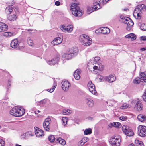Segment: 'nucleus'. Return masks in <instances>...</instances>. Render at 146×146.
Instances as JSON below:
<instances>
[{"instance_id":"1","label":"nucleus","mask_w":146,"mask_h":146,"mask_svg":"<svg viewBox=\"0 0 146 146\" xmlns=\"http://www.w3.org/2000/svg\"><path fill=\"white\" fill-rule=\"evenodd\" d=\"M25 113L24 109L19 106L13 107L10 111L11 115L15 117H19L24 114Z\"/></svg>"},{"instance_id":"2","label":"nucleus","mask_w":146,"mask_h":146,"mask_svg":"<svg viewBox=\"0 0 146 146\" xmlns=\"http://www.w3.org/2000/svg\"><path fill=\"white\" fill-rule=\"evenodd\" d=\"M70 9L72 10V14L75 16L80 17L82 15L79 7L76 3H72L70 6Z\"/></svg>"},{"instance_id":"3","label":"nucleus","mask_w":146,"mask_h":146,"mask_svg":"<svg viewBox=\"0 0 146 146\" xmlns=\"http://www.w3.org/2000/svg\"><path fill=\"white\" fill-rule=\"evenodd\" d=\"M120 18L123 19L122 21L125 24H127L126 29L128 31L130 30L134 25V23L129 18L123 17L122 16H120Z\"/></svg>"},{"instance_id":"4","label":"nucleus","mask_w":146,"mask_h":146,"mask_svg":"<svg viewBox=\"0 0 146 146\" xmlns=\"http://www.w3.org/2000/svg\"><path fill=\"white\" fill-rule=\"evenodd\" d=\"M105 4L103 0H94L93 5L92 7V10H90L89 9L88 10L90 12H92L93 11L100 9L101 8L100 4Z\"/></svg>"},{"instance_id":"5","label":"nucleus","mask_w":146,"mask_h":146,"mask_svg":"<svg viewBox=\"0 0 146 146\" xmlns=\"http://www.w3.org/2000/svg\"><path fill=\"white\" fill-rule=\"evenodd\" d=\"M132 104H135V108L138 111H140L142 110L143 109V104L139 99H137L133 100L132 102Z\"/></svg>"},{"instance_id":"6","label":"nucleus","mask_w":146,"mask_h":146,"mask_svg":"<svg viewBox=\"0 0 146 146\" xmlns=\"http://www.w3.org/2000/svg\"><path fill=\"white\" fill-rule=\"evenodd\" d=\"M122 129L123 132L127 136H131L134 134L133 131L130 129L127 126L125 125L123 126Z\"/></svg>"},{"instance_id":"7","label":"nucleus","mask_w":146,"mask_h":146,"mask_svg":"<svg viewBox=\"0 0 146 146\" xmlns=\"http://www.w3.org/2000/svg\"><path fill=\"white\" fill-rule=\"evenodd\" d=\"M138 133L139 135L142 137L146 136V126H140L138 127Z\"/></svg>"},{"instance_id":"8","label":"nucleus","mask_w":146,"mask_h":146,"mask_svg":"<svg viewBox=\"0 0 146 146\" xmlns=\"http://www.w3.org/2000/svg\"><path fill=\"white\" fill-rule=\"evenodd\" d=\"M112 141L111 145L112 146H119L121 142V137L119 136L118 138H115L112 137H111Z\"/></svg>"},{"instance_id":"9","label":"nucleus","mask_w":146,"mask_h":146,"mask_svg":"<svg viewBox=\"0 0 146 146\" xmlns=\"http://www.w3.org/2000/svg\"><path fill=\"white\" fill-rule=\"evenodd\" d=\"M60 60V56L59 55H57L52 60H48L46 62L49 65H54L55 64H57Z\"/></svg>"},{"instance_id":"10","label":"nucleus","mask_w":146,"mask_h":146,"mask_svg":"<svg viewBox=\"0 0 146 146\" xmlns=\"http://www.w3.org/2000/svg\"><path fill=\"white\" fill-rule=\"evenodd\" d=\"M88 88L92 94H96L97 92L95 90L94 84L92 83L91 81H89L87 84Z\"/></svg>"},{"instance_id":"11","label":"nucleus","mask_w":146,"mask_h":146,"mask_svg":"<svg viewBox=\"0 0 146 146\" xmlns=\"http://www.w3.org/2000/svg\"><path fill=\"white\" fill-rule=\"evenodd\" d=\"M34 128L35 133L37 137H42L44 135V133L43 130L37 127H35Z\"/></svg>"},{"instance_id":"12","label":"nucleus","mask_w":146,"mask_h":146,"mask_svg":"<svg viewBox=\"0 0 146 146\" xmlns=\"http://www.w3.org/2000/svg\"><path fill=\"white\" fill-rule=\"evenodd\" d=\"M62 88L64 91H67L70 85V83L67 81H63L62 82Z\"/></svg>"},{"instance_id":"13","label":"nucleus","mask_w":146,"mask_h":146,"mask_svg":"<svg viewBox=\"0 0 146 146\" xmlns=\"http://www.w3.org/2000/svg\"><path fill=\"white\" fill-rule=\"evenodd\" d=\"M73 54L71 53L69 51H67L66 53L62 54V56L67 60L71 59L73 56Z\"/></svg>"},{"instance_id":"14","label":"nucleus","mask_w":146,"mask_h":146,"mask_svg":"<svg viewBox=\"0 0 146 146\" xmlns=\"http://www.w3.org/2000/svg\"><path fill=\"white\" fill-rule=\"evenodd\" d=\"M51 119L50 118H46L43 123V126L45 130L48 131L49 130V125Z\"/></svg>"},{"instance_id":"15","label":"nucleus","mask_w":146,"mask_h":146,"mask_svg":"<svg viewBox=\"0 0 146 146\" xmlns=\"http://www.w3.org/2000/svg\"><path fill=\"white\" fill-rule=\"evenodd\" d=\"M62 36L61 35L60 37L55 38L51 42V43L54 45L59 44L62 42Z\"/></svg>"},{"instance_id":"16","label":"nucleus","mask_w":146,"mask_h":146,"mask_svg":"<svg viewBox=\"0 0 146 146\" xmlns=\"http://www.w3.org/2000/svg\"><path fill=\"white\" fill-rule=\"evenodd\" d=\"M8 29L7 25L1 22H0V32L6 31Z\"/></svg>"},{"instance_id":"17","label":"nucleus","mask_w":146,"mask_h":146,"mask_svg":"<svg viewBox=\"0 0 146 146\" xmlns=\"http://www.w3.org/2000/svg\"><path fill=\"white\" fill-rule=\"evenodd\" d=\"M81 70L80 69H77L74 72V76L75 79L76 80H79L80 79Z\"/></svg>"},{"instance_id":"18","label":"nucleus","mask_w":146,"mask_h":146,"mask_svg":"<svg viewBox=\"0 0 146 146\" xmlns=\"http://www.w3.org/2000/svg\"><path fill=\"white\" fill-rule=\"evenodd\" d=\"M19 45V43L17 39H13L12 40L11 43V46L13 48H17Z\"/></svg>"},{"instance_id":"19","label":"nucleus","mask_w":146,"mask_h":146,"mask_svg":"<svg viewBox=\"0 0 146 146\" xmlns=\"http://www.w3.org/2000/svg\"><path fill=\"white\" fill-rule=\"evenodd\" d=\"M106 80L109 82H112L116 80V78L114 75H109L108 76H105Z\"/></svg>"},{"instance_id":"20","label":"nucleus","mask_w":146,"mask_h":146,"mask_svg":"<svg viewBox=\"0 0 146 146\" xmlns=\"http://www.w3.org/2000/svg\"><path fill=\"white\" fill-rule=\"evenodd\" d=\"M141 13L142 11L137 7L134 10L133 15L135 17H136L137 15L138 17H140Z\"/></svg>"},{"instance_id":"21","label":"nucleus","mask_w":146,"mask_h":146,"mask_svg":"<svg viewBox=\"0 0 146 146\" xmlns=\"http://www.w3.org/2000/svg\"><path fill=\"white\" fill-rule=\"evenodd\" d=\"M91 39H87L85 40H82V44L85 46H88L92 43Z\"/></svg>"},{"instance_id":"22","label":"nucleus","mask_w":146,"mask_h":146,"mask_svg":"<svg viewBox=\"0 0 146 146\" xmlns=\"http://www.w3.org/2000/svg\"><path fill=\"white\" fill-rule=\"evenodd\" d=\"M126 38L131 39L132 40H135L136 39V35L133 33H131L125 36Z\"/></svg>"},{"instance_id":"23","label":"nucleus","mask_w":146,"mask_h":146,"mask_svg":"<svg viewBox=\"0 0 146 146\" xmlns=\"http://www.w3.org/2000/svg\"><path fill=\"white\" fill-rule=\"evenodd\" d=\"M86 102L87 104L90 107H92L94 106V102L92 100L90 99H86Z\"/></svg>"},{"instance_id":"24","label":"nucleus","mask_w":146,"mask_h":146,"mask_svg":"<svg viewBox=\"0 0 146 146\" xmlns=\"http://www.w3.org/2000/svg\"><path fill=\"white\" fill-rule=\"evenodd\" d=\"M69 51L70 52H71V53L73 54V56L76 55L78 52V48L76 47H73Z\"/></svg>"},{"instance_id":"25","label":"nucleus","mask_w":146,"mask_h":146,"mask_svg":"<svg viewBox=\"0 0 146 146\" xmlns=\"http://www.w3.org/2000/svg\"><path fill=\"white\" fill-rule=\"evenodd\" d=\"M117 102V101H115L114 100H108L107 102L108 105L110 106H114L115 104Z\"/></svg>"},{"instance_id":"26","label":"nucleus","mask_w":146,"mask_h":146,"mask_svg":"<svg viewBox=\"0 0 146 146\" xmlns=\"http://www.w3.org/2000/svg\"><path fill=\"white\" fill-rule=\"evenodd\" d=\"M100 29L102 33L104 34L109 33L110 32V29L108 28L103 27H102Z\"/></svg>"},{"instance_id":"27","label":"nucleus","mask_w":146,"mask_h":146,"mask_svg":"<svg viewBox=\"0 0 146 146\" xmlns=\"http://www.w3.org/2000/svg\"><path fill=\"white\" fill-rule=\"evenodd\" d=\"M114 126L115 127L120 128L121 127V123L119 122H114L110 125V127Z\"/></svg>"},{"instance_id":"28","label":"nucleus","mask_w":146,"mask_h":146,"mask_svg":"<svg viewBox=\"0 0 146 146\" xmlns=\"http://www.w3.org/2000/svg\"><path fill=\"white\" fill-rule=\"evenodd\" d=\"M56 139L60 144L63 145H64L66 143L65 141L61 138L59 137L57 138Z\"/></svg>"},{"instance_id":"29","label":"nucleus","mask_w":146,"mask_h":146,"mask_svg":"<svg viewBox=\"0 0 146 146\" xmlns=\"http://www.w3.org/2000/svg\"><path fill=\"white\" fill-rule=\"evenodd\" d=\"M13 8L11 6L7 7L5 9V12L8 14H10L12 11Z\"/></svg>"},{"instance_id":"30","label":"nucleus","mask_w":146,"mask_h":146,"mask_svg":"<svg viewBox=\"0 0 146 146\" xmlns=\"http://www.w3.org/2000/svg\"><path fill=\"white\" fill-rule=\"evenodd\" d=\"M73 26L72 25H69L66 26V31L68 33L71 32L73 30Z\"/></svg>"},{"instance_id":"31","label":"nucleus","mask_w":146,"mask_h":146,"mask_svg":"<svg viewBox=\"0 0 146 146\" xmlns=\"http://www.w3.org/2000/svg\"><path fill=\"white\" fill-rule=\"evenodd\" d=\"M135 143L136 146H144L143 143L142 141L137 139L135 140Z\"/></svg>"},{"instance_id":"32","label":"nucleus","mask_w":146,"mask_h":146,"mask_svg":"<svg viewBox=\"0 0 146 146\" xmlns=\"http://www.w3.org/2000/svg\"><path fill=\"white\" fill-rule=\"evenodd\" d=\"M33 135V133L31 132H28L23 134V136L24 137L25 139L27 138L29 136H32Z\"/></svg>"},{"instance_id":"33","label":"nucleus","mask_w":146,"mask_h":146,"mask_svg":"<svg viewBox=\"0 0 146 146\" xmlns=\"http://www.w3.org/2000/svg\"><path fill=\"white\" fill-rule=\"evenodd\" d=\"M141 81V77L140 76V78L137 77L135 78L133 80V83L135 84H139Z\"/></svg>"},{"instance_id":"34","label":"nucleus","mask_w":146,"mask_h":146,"mask_svg":"<svg viewBox=\"0 0 146 146\" xmlns=\"http://www.w3.org/2000/svg\"><path fill=\"white\" fill-rule=\"evenodd\" d=\"M138 25L140 27L141 29L143 31L146 30V24L144 23H139Z\"/></svg>"},{"instance_id":"35","label":"nucleus","mask_w":146,"mask_h":146,"mask_svg":"<svg viewBox=\"0 0 146 146\" xmlns=\"http://www.w3.org/2000/svg\"><path fill=\"white\" fill-rule=\"evenodd\" d=\"M131 106V105L124 103L122 105V106L120 107V108L121 109L123 110L127 108H130Z\"/></svg>"},{"instance_id":"36","label":"nucleus","mask_w":146,"mask_h":146,"mask_svg":"<svg viewBox=\"0 0 146 146\" xmlns=\"http://www.w3.org/2000/svg\"><path fill=\"white\" fill-rule=\"evenodd\" d=\"M72 113V111L67 109H65L63 110L62 113L64 115H69Z\"/></svg>"},{"instance_id":"37","label":"nucleus","mask_w":146,"mask_h":146,"mask_svg":"<svg viewBox=\"0 0 146 146\" xmlns=\"http://www.w3.org/2000/svg\"><path fill=\"white\" fill-rule=\"evenodd\" d=\"M145 115L140 114L137 116V119L141 121H145Z\"/></svg>"},{"instance_id":"38","label":"nucleus","mask_w":146,"mask_h":146,"mask_svg":"<svg viewBox=\"0 0 146 146\" xmlns=\"http://www.w3.org/2000/svg\"><path fill=\"white\" fill-rule=\"evenodd\" d=\"M16 17L15 15L13 14V15L9 16L8 18L9 20L10 21H14L16 19Z\"/></svg>"},{"instance_id":"39","label":"nucleus","mask_w":146,"mask_h":146,"mask_svg":"<svg viewBox=\"0 0 146 146\" xmlns=\"http://www.w3.org/2000/svg\"><path fill=\"white\" fill-rule=\"evenodd\" d=\"M27 42L29 46H32L33 44V40L30 37L28 38L27 40Z\"/></svg>"},{"instance_id":"40","label":"nucleus","mask_w":146,"mask_h":146,"mask_svg":"<svg viewBox=\"0 0 146 146\" xmlns=\"http://www.w3.org/2000/svg\"><path fill=\"white\" fill-rule=\"evenodd\" d=\"M68 118H67L64 117L62 119V124L65 125L67 124L68 121Z\"/></svg>"},{"instance_id":"41","label":"nucleus","mask_w":146,"mask_h":146,"mask_svg":"<svg viewBox=\"0 0 146 146\" xmlns=\"http://www.w3.org/2000/svg\"><path fill=\"white\" fill-rule=\"evenodd\" d=\"M80 37L82 40H85V39H90L87 35L85 34L80 35Z\"/></svg>"},{"instance_id":"42","label":"nucleus","mask_w":146,"mask_h":146,"mask_svg":"<svg viewBox=\"0 0 146 146\" xmlns=\"http://www.w3.org/2000/svg\"><path fill=\"white\" fill-rule=\"evenodd\" d=\"M84 133L86 135L90 134L92 133V130L90 128L86 129L84 131Z\"/></svg>"},{"instance_id":"43","label":"nucleus","mask_w":146,"mask_h":146,"mask_svg":"<svg viewBox=\"0 0 146 146\" xmlns=\"http://www.w3.org/2000/svg\"><path fill=\"white\" fill-rule=\"evenodd\" d=\"M48 140L51 142H53L55 140L54 136L53 135H50L48 137Z\"/></svg>"},{"instance_id":"44","label":"nucleus","mask_w":146,"mask_h":146,"mask_svg":"<svg viewBox=\"0 0 146 146\" xmlns=\"http://www.w3.org/2000/svg\"><path fill=\"white\" fill-rule=\"evenodd\" d=\"M137 7L141 11L143 9H145L146 8L145 6L143 4L139 5Z\"/></svg>"},{"instance_id":"45","label":"nucleus","mask_w":146,"mask_h":146,"mask_svg":"<svg viewBox=\"0 0 146 146\" xmlns=\"http://www.w3.org/2000/svg\"><path fill=\"white\" fill-rule=\"evenodd\" d=\"M56 86V84H55V83H54V86L50 89H48L47 90V91L50 93L52 92H53L54 91Z\"/></svg>"},{"instance_id":"46","label":"nucleus","mask_w":146,"mask_h":146,"mask_svg":"<svg viewBox=\"0 0 146 146\" xmlns=\"http://www.w3.org/2000/svg\"><path fill=\"white\" fill-rule=\"evenodd\" d=\"M66 27L63 25H62L60 26V28L63 32L66 31Z\"/></svg>"},{"instance_id":"47","label":"nucleus","mask_w":146,"mask_h":146,"mask_svg":"<svg viewBox=\"0 0 146 146\" xmlns=\"http://www.w3.org/2000/svg\"><path fill=\"white\" fill-rule=\"evenodd\" d=\"M100 59V58L99 57H95L94 59L93 63H97Z\"/></svg>"},{"instance_id":"48","label":"nucleus","mask_w":146,"mask_h":146,"mask_svg":"<svg viewBox=\"0 0 146 146\" xmlns=\"http://www.w3.org/2000/svg\"><path fill=\"white\" fill-rule=\"evenodd\" d=\"M105 77V76H103L100 75L98 77H99V79L101 81H103L104 80H106V78Z\"/></svg>"},{"instance_id":"49","label":"nucleus","mask_w":146,"mask_h":146,"mask_svg":"<svg viewBox=\"0 0 146 146\" xmlns=\"http://www.w3.org/2000/svg\"><path fill=\"white\" fill-rule=\"evenodd\" d=\"M47 102V100L46 99H44L42 100L40 102L41 105H43L45 104Z\"/></svg>"},{"instance_id":"50","label":"nucleus","mask_w":146,"mask_h":146,"mask_svg":"<svg viewBox=\"0 0 146 146\" xmlns=\"http://www.w3.org/2000/svg\"><path fill=\"white\" fill-rule=\"evenodd\" d=\"M5 145V142L1 139H0V146H3Z\"/></svg>"},{"instance_id":"51","label":"nucleus","mask_w":146,"mask_h":146,"mask_svg":"<svg viewBox=\"0 0 146 146\" xmlns=\"http://www.w3.org/2000/svg\"><path fill=\"white\" fill-rule=\"evenodd\" d=\"M88 140V139L87 137H84L82 139V141L84 143Z\"/></svg>"},{"instance_id":"52","label":"nucleus","mask_w":146,"mask_h":146,"mask_svg":"<svg viewBox=\"0 0 146 146\" xmlns=\"http://www.w3.org/2000/svg\"><path fill=\"white\" fill-rule=\"evenodd\" d=\"M127 119V118L126 117L121 116L120 117V119L122 121H125Z\"/></svg>"},{"instance_id":"53","label":"nucleus","mask_w":146,"mask_h":146,"mask_svg":"<svg viewBox=\"0 0 146 146\" xmlns=\"http://www.w3.org/2000/svg\"><path fill=\"white\" fill-rule=\"evenodd\" d=\"M84 143L83 142H82V139L79 142H78V145L79 146H82V145H83L84 144Z\"/></svg>"},{"instance_id":"54","label":"nucleus","mask_w":146,"mask_h":146,"mask_svg":"<svg viewBox=\"0 0 146 146\" xmlns=\"http://www.w3.org/2000/svg\"><path fill=\"white\" fill-rule=\"evenodd\" d=\"M141 39L142 40L146 41V36H143L141 37Z\"/></svg>"},{"instance_id":"55","label":"nucleus","mask_w":146,"mask_h":146,"mask_svg":"<svg viewBox=\"0 0 146 146\" xmlns=\"http://www.w3.org/2000/svg\"><path fill=\"white\" fill-rule=\"evenodd\" d=\"M60 3L59 1H56L55 2V5L57 6H59L60 5Z\"/></svg>"},{"instance_id":"56","label":"nucleus","mask_w":146,"mask_h":146,"mask_svg":"<svg viewBox=\"0 0 146 146\" xmlns=\"http://www.w3.org/2000/svg\"><path fill=\"white\" fill-rule=\"evenodd\" d=\"M3 35L5 36L6 37L8 36V32H5L4 33Z\"/></svg>"},{"instance_id":"57","label":"nucleus","mask_w":146,"mask_h":146,"mask_svg":"<svg viewBox=\"0 0 146 146\" xmlns=\"http://www.w3.org/2000/svg\"><path fill=\"white\" fill-rule=\"evenodd\" d=\"M13 34L10 32H8V36H12L13 35Z\"/></svg>"},{"instance_id":"58","label":"nucleus","mask_w":146,"mask_h":146,"mask_svg":"<svg viewBox=\"0 0 146 146\" xmlns=\"http://www.w3.org/2000/svg\"><path fill=\"white\" fill-rule=\"evenodd\" d=\"M93 68L94 70H97L98 68V67L96 65H94L93 67Z\"/></svg>"},{"instance_id":"59","label":"nucleus","mask_w":146,"mask_h":146,"mask_svg":"<svg viewBox=\"0 0 146 146\" xmlns=\"http://www.w3.org/2000/svg\"><path fill=\"white\" fill-rule=\"evenodd\" d=\"M140 50L142 51H144L146 50V47L142 48H140Z\"/></svg>"},{"instance_id":"60","label":"nucleus","mask_w":146,"mask_h":146,"mask_svg":"<svg viewBox=\"0 0 146 146\" xmlns=\"http://www.w3.org/2000/svg\"><path fill=\"white\" fill-rule=\"evenodd\" d=\"M40 111H39V110H38L37 111H35L34 112V113L35 114H36L37 113H39V112H40Z\"/></svg>"},{"instance_id":"61","label":"nucleus","mask_w":146,"mask_h":146,"mask_svg":"<svg viewBox=\"0 0 146 146\" xmlns=\"http://www.w3.org/2000/svg\"><path fill=\"white\" fill-rule=\"evenodd\" d=\"M103 0L104 1V2H105V3L106 4V2H108V1H109L110 0Z\"/></svg>"},{"instance_id":"62","label":"nucleus","mask_w":146,"mask_h":146,"mask_svg":"<svg viewBox=\"0 0 146 146\" xmlns=\"http://www.w3.org/2000/svg\"><path fill=\"white\" fill-rule=\"evenodd\" d=\"M128 146H134V145L133 144L131 143Z\"/></svg>"},{"instance_id":"63","label":"nucleus","mask_w":146,"mask_h":146,"mask_svg":"<svg viewBox=\"0 0 146 146\" xmlns=\"http://www.w3.org/2000/svg\"><path fill=\"white\" fill-rule=\"evenodd\" d=\"M16 146H21V145H19L18 144H17L16 145Z\"/></svg>"},{"instance_id":"64","label":"nucleus","mask_w":146,"mask_h":146,"mask_svg":"<svg viewBox=\"0 0 146 146\" xmlns=\"http://www.w3.org/2000/svg\"><path fill=\"white\" fill-rule=\"evenodd\" d=\"M145 120L146 121V116H145Z\"/></svg>"}]
</instances>
